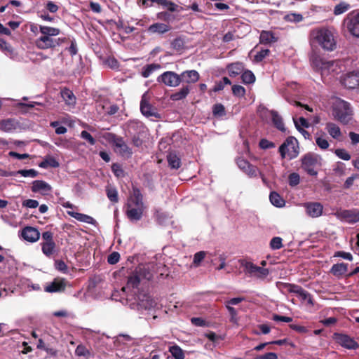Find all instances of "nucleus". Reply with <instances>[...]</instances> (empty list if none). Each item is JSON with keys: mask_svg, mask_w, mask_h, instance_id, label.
I'll return each mask as SVG.
<instances>
[{"mask_svg": "<svg viewBox=\"0 0 359 359\" xmlns=\"http://www.w3.org/2000/svg\"><path fill=\"white\" fill-rule=\"evenodd\" d=\"M125 208L126 215L130 221H139L142 219L145 207L143 195L140 189L133 187V192L128 198Z\"/></svg>", "mask_w": 359, "mask_h": 359, "instance_id": "obj_1", "label": "nucleus"}, {"mask_svg": "<svg viewBox=\"0 0 359 359\" xmlns=\"http://www.w3.org/2000/svg\"><path fill=\"white\" fill-rule=\"evenodd\" d=\"M310 41L312 43H318L326 50H333L336 46V42L332 33L325 28L311 30L310 32Z\"/></svg>", "mask_w": 359, "mask_h": 359, "instance_id": "obj_2", "label": "nucleus"}, {"mask_svg": "<svg viewBox=\"0 0 359 359\" xmlns=\"http://www.w3.org/2000/svg\"><path fill=\"white\" fill-rule=\"evenodd\" d=\"M314 66L320 71L322 77L335 76L340 74L343 69L341 60H326L324 58H315L313 61Z\"/></svg>", "mask_w": 359, "mask_h": 359, "instance_id": "obj_3", "label": "nucleus"}, {"mask_svg": "<svg viewBox=\"0 0 359 359\" xmlns=\"http://www.w3.org/2000/svg\"><path fill=\"white\" fill-rule=\"evenodd\" d=\"M153 277V274L144 265H139L129 275L128 278L127 288H137L140 282L143 280H150Z\"/></svg>", "mask_w": 359, "mask_h": 359, "instance_id": "obj_4", "label": "nucleus"}, {"mask_svg": "<svg viewBox=\"0 0 359 359\" xmlns=\"http://www.w3.org/2000/svg\"><path fill=\"white\" fill-rule=\"evenodd\" d=\"M334 118L343 124H348L352 118V111L350 104L344 100H339L333 107Z\"/></svg>", "mask_w": 359, "mask_h": 359, "instance_id": "obj_5", "label": "nucleus"}, {"mask_svg": "<svg viewBox=\"0 0 359 359\" xmlns=\"http://www.w3.org/2000/svg\"><path fill=\"white\" fill-rule=\"evenodd\" d=\"M278 151L283 159L288 153L290 159L297 157L299 154V143L297 140L293 136H289L284 142L279 147Z\"/></svg>", "mask_w": 359, "mask_h": 359, "instance_id": "obj_6", "label": "nucleus"}, {"mask_svg": "<svg viewBox=\"0 0 359 359\" xmlns=\"http://www.w3.org/2000/svg\"><path fill=\"white\" fill-rule=\"evenodd\" d=\"M344 26L353 36L359 38V11H353L343 20Z\"/></svg>", "mask_w": 359, "mask_h": 359, "instance_id": "obj_7", "label": "nucleus"}, {"mask_svg": "<svg viewBox=\"0 0 359 359\" xmlns=\"http://www.w3.org/2000/svg\"><path fill=\"white\" fill-rule=\"evenodd\" d=\"M320 156L316 154L309 152L304 155L301 159L302 168L311 176H316L318 172L315 167L318 164Z\"/></svg>", "mask_w": 359, "mask_h": 359, "instance_id": "obj_8", "label": "nucleus"}, {"mask_svg": "<svg viewBox=\"0 0 359 359\" xmlns=\"http://www.w3.org/2000/svg\"><path fill=\"white\" fill-rule=\"evenodd\" d=\"M239 262L241 266L245 268V272L252 276H255L257 278L264 279L269 273L268 269L258 266L254 264L252 262H248L245 259H241Z\"/></svg>", "mask_w": 359, "mask_h": 359, "instance_id": "obj_9", "label": "nucleus"}, {"mask_svg": "<svg viewBox=\"0 0 359 359\" xmlns=\"http://www.w3.org/2000/svg\"><path fill=\"white\" fill-rule=\"evenodd\" d=\"M332 338L337 344L346 349L355 350L359 348V344L348 334L334 332Z\"/></svg>", "mask_w": 359, "mask_h": 359, "instance_id": "obj_10", "label": "nucleus"}, {"mask_svg": "<svg viewBox=\"0 0 359 359\" xmlns=\"http://www.w3.org/2000/svg\"><path fill=\"white\" fill-rule=\"evenodd\" d=\"M141 113L147 118L154 117L160 118L161 115L157 112L156 109L149 102V97L147 93L143 94L140 101Z\"/></svg>", "mask_w": 359, "mask_h": 359, "instance_id": "obj_11", "label": "nucleus"}, {"mask_svg": "<svg viewBox=\"0 0 359 359\" xmlns=\"http://www.w3.org/2000/svg\"><path fill=\"white\" fill-rule=\"evenodd\" d=\"M109 135L111 136L114 145L118 149V154L124 158H130L133 155V151L127 144L124 142L123 137H117L114 134L109 133Z\"/></svg>", "mask_w": 359, "mask_h": 359, "instance_id": "obj_12", "label": "nucleus"}, {"mask_svg": "<svg viewBox=\"0 0 359 359\" xmlns=\"http://www.w3.org/2000/svg\"><path fill=\"white\" fill-rule=\"evenodd\" d=\"M157 81L167 86L176 87L180 83V74L175 72L167 71L157 78Z\"/></svg>", "mask_w": 359, "mask_h": 359, "instance_id": "obj_13", "label": "nucleus"}, {"mask_svg": "<svg viewBox=\"0 0 359 359\" xmlns=\"http://www.w3.org/2000/svg\"><path fill=\"white\" fill-rule=\"evenodd\" d=\"M236 164L238 168L250 177H255L257 176L259 169L246 159L239 157L236 159Z\"/></svg>", "mask_w": 359, "mask_h": 359, "instance_id": "obj_14", "label": "nucleus"}, {"mask_svg": "<svg viewBox=\"0 0 359 359\" xmlns=\"http://www.w3.org/2000/svg\"><path fill=\"white\" fill-rule=\"evenodd\" d=\"M338 218L344 219L346 222L354 224L359 222V210H339L336 212Z\"/></svg>", "mask_w": 359, "mask_h": 359, "instance_id": "obj_15", "label": "nucleus"}, {"mask_svg": "<svg viewBox=\"0 0 359 359\" xmlns=\"http://www.w3.org/2000/svg\"><path fill=\"white\" fill-rule=\"evenodd\" d=\"M69 52L72 56V57H74V62H72V65H75L76 69L74 73H79L81 70L83 69V61L81 56L78 54V48L77 45L74 40L70 41V46L69 47Z\"/></svg>", "mask_w": 359, "mask_h": 359, "instance_id": "obj_16", "label": "nucleus"}, {"mask_svg": "<svg viewBox=\"0 0 359 359\" xmlns=\"http://www.w3.org/2000/svg\"><path fill=\"white\" fill-rule=\"evenodd\" d=\"M66 282L65 278H55L52 282L46 283L44 291L49 293L65 291Z\"/></svg>", "mask_w": 359, "mask_h": 359, "instance_id": "obj_17", "label": "nucleus"}, {"mask_svg": "<svg viewBox=\"0 0 359 359\" xmlns=\"http://www.w3.org/2000/svg\"><path fill=\"white\" fill-rule=\"evenodd\" d=\"M20 236L27 242L34 243L40 238L37 229L32 226H25L20 232Z\"/></svg>", "mask_w": 359, "mask_h": 359, "instance_id": "obj_18", "label": "nucleus"}, {"mask_svg": "<svg viewBox=\"0 0 359 359\" xmlns=\"http://www.w3.org/2000/svg\"><path fill=\"white\" fill-rule=\"evenodd\" d=\"M307 215L311 217H320L323 210V206L318 202H308L304 204Z\"/></svg>", "mask_w": 359, "mask_h": 359, "instance_id": "obj_19", "label": "nucleus"}, {"mask_svg": "<svg viewBox=\"0 0 359 359\" xmlns=\"http://www.w3.org/2000/svg\"><path fill=\"white\" fill-rule=\"evenodd\" d=\"M20 128L19 122L15 118H5L0 121V130L5 133H13Z\"/></svg>", "mask_w": 359, "mask_h": 359, "instance_id": "obj_20", "label": "nucleus"}, {"mask_svg": "<svg viewBox=\"0 0 359 359\" xmlns=\"http://www.w3.org/2000/svg\"><path fill=\"white\" fill-rule=\"evenodd\" d=\"M348 266V264L344 262L334 264L332 266L330 273L339 279L344 276L347 278Z\"/></svg>", "mask_w": 359, "mask_h": 359, "instance_id": "obj_21", "label": "nucleus"}, {"mask_svg": "<svg viewBox=\"0 0 359 359\" xmlns=\"http://www.w3.org/2000/svg\"><path fill=\"white\" fill-rule=\"evenodd\" d=\"M180 83H195L199 80L200 75L196 70H187L180 74Z\"/></svg>", "mask_w": 359, "mask_h": 359, "instance_id": "obj_22", "label": "nucleus"}, {"mask_svg": "<svg viewBox=\"0 0 359 359\" xmlns=\"http://www.w3.org/2000/svg\"><path fill=\"white\" fill-rule=\"evenodd\" d=\"M50 190L51 187L45 181L35 180L32 183V191L34 193L47 195L50 193Z\"/></svg>", "mask_w": 359, "mask_h": 359, "instance_id": "obj_23", "label": "nucleus"}, {"mask_svg": "<svg viewBox=\"0 0 359 359\" xmlns=\"http://www.w3.org/2000/svg\"><path fill=\"white\" fill-rule=\"evenodd\" d=\"M226 69L231 77H236L242 74L244 71V65L241 62H235L227 65Z\"/></svg>", "mask_w": 359, "mask_h": 359, "instance_id": "obj_24", "label": "nucleus"}, {"mask_svg": "<svg viewBox=\"0 0 359 359\" xmlns=\"http://www.w3.org/2000/svg\"><path fill=\"white\" fill-rule=\"evenodd\" d=\"M171 29V26L165 23L156 22L151 25L148 29V32L151 34H163Z\"/></svg>", "mask_w": 359, "mask_h": 359, "instance_id": "obj_25", "label": "nucleus"}, {"mask_svg": "<svg viewBox=\"0 0 359 359\" xmlns=\"http://www.w3.org/2000/svg\"><path fill=\"white\" fill-rule=\"evenodd\" d=\"M36 46L41 49L55 47L57 43L49 36H41L36 41Z\"/></svg>", "mask_w": 359, "mask_h": 359, "instance_id": "obj_26", "label": "nucleus"}, {"mask_svg": "<svg viewBox=\"0 0 359 359\" xmlns=\"http://www.w3.org/2000/svg\"><path fill=\"white\" fill-rule=\"evenodd\" d=\"M270 114L271 116V120L273 126L278 130L285 132L286 128L285 127L283 118L279 115V114L275 110H271L270 111Z\"/></svg>", "mask_w": 359, "mask_h": 359, "instance_id": "obj_27", "label": "nucleus"}, {"mask_svg": "<svg viewBox=\"0 0 359 359\" xmlns=\"http://www.w3.org/2000/svg\"><path fill=\"white\" fill-rule=\"evenodd\" d=\"M325 129L329 135L334 139L339 140L342 135L340 128L334 123H327L325 125Z\"/></svg>", "mask_w": 359, "mask_h": 359, "instance_id": "obj_28", "label": "nucleus"}, {"mask_svg": "<svg viewBox=\"0 0 359 359\" xmlns=\"http://www.w3.org/2000/svg\"><path fill=\"white\" fill-rule=\"evenodd\" d=\"M69 215L75 218L76 220L81 222H84L90 224H94L96 222L95 219L93 218L91 216L83 213H79L74 211H69Z\"/></svg>", "mask_w": 359, "mask_h": 359, "instance_id": "obj_29", "label": "nucleus"}, {"mask_svg": "<svg viewBox=\"0 0 359 359\" xmlns=\"http://www.w3.org/2000/svg\"><path fill=\"white\" fill-rule=\"evenodd\" d=\"M190 93L189 85L183 86L178 91L170 95V100L172 101H180L184 99Z\"/></svg>", "mask_w": 359, "mask_h": 359, "instance_id": "obj_30", "label": "nucleus"}, {"mask_svg": "<svg viewBox=\"0 0 359 359\" xmlns=\"http://www.w3.org/2000/svg\"><path fill=\"white\" fill-rule=\"evenodd\" d=\"M158 5L166 8L170 12H177L180 13L183 11V8L177 5L174 2L170 0H157Z\"/></svg>", "mask_w": 359, "mask_h": 359, "instance_id": "obj_31", "label": "nucleus"}, {"mask_svg": "<svg viewBox=\"0 0 359 359\" xmlns=\"http://www.w3.org/2000/svg\"><path fill=\"white\" fill-rule=\"evenodd\" d=\"M343 83L346 88L349 89H354L359 86V79L353 74H348L344 79Z\"/></svg>", "mask_w": 359, "mask_h": 359, "instance_id": "obj_32", "label": "nucleus"}, {"mask_svg": "<svg viewBox=\"0 0 359 359\" xmlns=\"http://www.w3.org/2000/svg\"><path fill=\"white\" fill-rule=\"evenodd\" d=\"M167 161L172 169H178L181 166V159L175 151L170 152L167 156Z\"/></svg>", "mask_w": 359, "mask_h": 359, "instance_id": "obj_33", "label": "nucleus"}, {"mask_svg": "<svg viewBox=\"0 0 359 359\" xmlns=\"http://www.w3.org/2000/svg\"><path fill=\"white\" fill-rule=\"evenodd\" d=\"M277 41L273 32L269 31H262L259 36V42L262 44H269Z\"/></svg>", "mask_w": 359, "mask_h": 359, "instance_id": "obj_34", "label": "nucleus"}, {"mask_svg": "<svg viewBox=\"0 0 359 359\" xmlns=\"http://www.w3.org/2000/svg\"><path fill=\"white\" fill-rule=\"evenodd\" d=\"M161 68V66L159 64H157V63L149 64V65H145L142 68L141 74L144 78H148L149 76H151V74L154 72H155Z\"/></svg>", "mask_w": 359, "mask_h": 359, "instance_id": "obj_35", "label": "nucleus"}, {"mask_svg": "<svg viewBox=\"0 0 359 359\" xmlns=\"http://www.w3.org/2000/svg\"><path fill=\"white\" fill-rule=\"evenodd\" d=\"M269 199L271 203L276 207L282 208L285 205V200L276 191L271 192Z\"/></svg>", "mask_w": 359, "mask_h": 359, "instance_id": "obj_36", "label": "nucleus"}, {"mask_svg": "<svg viewBox=\"0 0 359 359\" xmlns=\"http://www.w3.org/2000/svg\"><path fill=\"white\" fill-rule=\"evenodd\" d=\"M350 8L351 5L349 4L345 1H341L334 6L333 13L335 15H339L348 11Z\"/></svg>", "mask_w": 359, "mask_h": 359, "instance_id": "obj_37", "label": "nucleus"}, {"mask_svg": "<svg viewBox=\"0 0 359 359\" xmlns=\"http://www.w3.org/2000/svg\"><path fill=\"white\" fill-rule=\"evenodd\" d=\"M55 248V244L53 242H42L41 243V249L43 253L50 257L51 255H53L54 250Z\"/></svg>", "mask_w": 359, "mask_h": 359, "instance_id": "obj_38", "label": "nucleus"}, {"mask_svg": "<svg viewBox=\"0 0 359 359\" xmlns=\"http://www.w3.org/2000/svg\"><path fill=\"white\" fill-rule=\"evenodd\" d=\"M255 76L250 70H244L241 74L242 82L245 84H251L255 81Z\"/></svg>", "mask_w": 359, "mask_h": 359, "instance_id": "obj_39", "label": "nucleus"}, {"mask_svg": "<svg viewBox=\"0 0 359 359\" xmlns=\"http://www.w3.org/2000/svg\"><path fill=\"white\" fill-rule=\"evenodd\" d=\"M169 352L174 359H184L183 350L177 345L172 346L169 348Z\"/></svg>", "mask_w": 359, "mask_h": 359, "instance_id": "obj_40", "label": "nucleus"}, {"mask_svg": "<svg viewBox=\"0 0 359 359\" xmlns=\"http://www.w3.org/2000/svg\"><path fill=\"white\" fill-rule=\"evenodd\" d=\"M106 194L107 198L114 203L118 202V191L116 188L111 187H107L106 188Z\"/></svg>", "mask_w": 359, "mask_h": 359, "instance_id": "obj_41", "label": "nucleus"}, {"mask_svg": "<svg viewBox=\"0 0 359 359\" xmlns=\"http://www.w3.org/2000/svg\"><path fill=\"white\" fill-rule=\"evenodd\" d=\"M40 32L43 36H53L59 34L60 31L58 29L47 27V26H40Z\"/></svg>", "mask_w": 359, "mask_h": 359, "instance_id": "obj_42", "label": "nucleus"}, {"mask_svg": "<svg viewBox=\"0 0 359 359\" xmlns=\"http://www.w3.org/2000/svg\"><path fill=\"white\" fill-rule=\"evenodd\" d=\"M76 97L72 92L69 90V112L76 113L79 111L80 108L76 106Z\"/></svg>", "mask_w": 359, "mask_h": 359, "instance_id": "obj_43", "label": "nucleus"}, {"mask_svg": "<svg viewBox=\"0 0 359 359\" xmlns=\"http://www.w3.org/2000/svg\"><path fill=\"white\" fill-rule=\"evenodd\" d=\"M75 353L77 356H83L86 359H88L92 356L90 351L82 344L77 346L75 350Z\"/></svg>", "mask_w": 359, "mask_h": 359, "instance_id": "obj_44", "label": "nucleus"}, {"mask_svg": "<svg viewBox=\"0 0 359 359\" xmlns=\"http://www.w3.org/2000/svg\"><path fill=\"white\" fill-rule=\"evenodd\" d=\"M111 170L114 175L118 178H123L125 177V171L122 168L121 165L118 163H114L111 165Z\"/></svg>", "mask_w": 359, "mask_h": 359, "instance_id": "obj_45", "label": "nucleus"}, {"mask_svg": "<svg viewBox=\"0 0 359 359\" xmlns=\"http://www.w3.org/2000/svg\"><path fill=\"white\" fill-rule=\"evenodd\" d=\"M212 114L215 116H224L226 114L224 106L220 103L214 104L212 107Z\"/></svg>", "mask_w": 359, "mask_h": 359, "instance_id": "obj_46", "label": "nucleus"}, {"mask_svg": "<svg viewBox=\"0 0 359 359\" xmlns=\"http://www.w3.org/2000/svg\"><path fill=\"white\" fill-rule=\"evenodd\" d=\"M284 19L290 22H302L304 19L303 16L300 13H291L287 14Z\"/></svg>", "mask_w": 359, "mask_h": 359, "instance_id": "obj_47", "label": "nucleus"}, {"mask_svg": "<svg viewBox=\"0 0 359 359\" xmlns=\"http://www.w3.org/2000/svg\"><path fill=\"white\" fill-rule=\"evenodd\" d=\"M334 154L337 157L344 161H349L351 158L350 154L344 149H337L334 150Z\"/></svg>", "mask_w": 359, "mask_h": 359, "instance_id": "obj_48", "label": "nucleus"}, {"mask_svg": "<svg viewBox=\"0 0 359 359\" xmlns=\"http://www.w3.org/2000/svg\"><path fill=\"white\" fill-rule=\"evenodd\" d=\"M232 93L236 97H243L245 95V89L240 85H233L232 86Z\"/></svg>", "mask_w": 359, "mask_h": 359, "instance_id": "obj_49", "label": "nucleus"}, {"mask_svg": "<svg viewBox=\"0 0 359 359\" xmlns=\"http://www.w3.org/2000/svg\"><path fill=\"white\" fill-rule=\"evenodd\" d=\"M39 165L42 168H47L48 166L55 168L58 165V163L54 158H50L41 161Z\"/></svg>", "mask_w": 359, "mask_h": 359, "instance_id": "obj_50", "label": "nucleus"}, {"mask_svg": "<svg viewBox=\"0 0 359 359\" xmlns=\"http://www.w3.org/2000/svg\"><path fill=\"white\" fill-rule=\"evenodd\" d=\"M289 184L291 187H295L299 184L300 177L299 175L297 172H292L289 175L288 177Z\"/></svg>", "mask_w": 359, "mask_h": 359, "instance_id": "obj_51", "label": "nucleus"}, {"mask_svg": "<svg viewBox=\"0 0 359 359\" xmlns=\"http://www.w3.org/2000/svg\"><path fill=\"white\" fill-rule=\"evenodd\" d=\"M282 238L280 237H273L270 241V247L272 250H279L283 247Z\"/></svg>", "mask_w": 359, "mask_h": 359, "instance_id": "obj_52", "label": "nucleus"}, {"mask_svg": "<svg viewBox=\"0 0 359 359\" xmlns=\"http://www.w3.org/2000/svg\"><path fill=\"white\" fill-rule=\"evenodd\" d=\"M80 137L86 140L90 145H95L96 143L95 139L86 130H83L81 133Z\"/></svg>", "mask_w": 359, "mask_h": 359, "instance_id": "obj_53", "label": "nucleus"}, {"mask_svg": "<svg viewBox=\"0 0 359 359\" xmlns=\"http://www.w3.org/2000/svg\"><path fill=\"white\" fill-rule=\"evenodd\" d=\"M171 46L173 49L179 51L184 48V42L181 38H176L172 41Z\"/></svg>", "mask_w": 359, "mask_h": 359, "instance_id": "obj_54", "label": "nucleus"}, {"mask_svg": "<svg viewBox=\"0 0 359 359\" xmlns=\"http://www.w3.org/2000/svg\"><path fill=\"white\" fill-rule=\"evenodd\" d=\"M316 142L318 147L323 150L328 149L330 146L328 141L322 137H317L316 138Z\"/></svg>", "mask_w": 359, "mask_h": 359, "instance_id": "obj_55", "label": "nucleus"}, {"mask_svg": "<svg viewBox=\"0 0 359 359\" xmlns=\"http://www.w3.org/2000/svg\"><path fill=\"white\" fill-rule=\"evenodd\" d=\"M21 176L27 177H35L37 176L38 172L34 169H29V170H20L18 172Z\"/></svg>", "mask_w": 359, "mask_h": 359, "instance_id": "obj_56", "label": "nucleus"}, {"mask_svg": "<svg viewBox=\"0 0 359 359\" xmlns=\"http://www.w3.org/2000/svg\"><path fill=\"white\" fill-rule=\"evenodd\" d=\"M333 257H341L344 259H347L349 261L353 260V255L350 252H346L344 251H337L334 252Z\"/></svg>", "mask_w": 359, "mask_h": 359, "instance_id": "obj_57", "label": "nucleus"}, {"mask_svg": "<svg viewBox=\"0 0 359 359\" xmlns=\"http://www.w3.org/2000/svg\"><path fill=\"white\" fill-rule=\"evenodd\" d=\"M205 255H206V252L205 251H199V252H196L194 257V261H193L194 264L197 266L199 265L200 263L205 258Z\"/></svg>", "mask_w": 359, "mask_h": 359, "instance_id": "obj_58", "label": "nucleus"}, {"mask_svg": "<svg viewBox=\"0 0 359 359\" xmlns=\"http://www.w3.org/2000/svg\"><path fill=\"white\" fill-rule=\"evenodd\" d=\"M358 178L359 174H354L352 175L351 177H348L344 184V188L346 189H349L353 184L354 180Z\"/></svg>", "mask_w": 359, "mask_h": 359, "instance_id": "obj_59", "label": "nucleus"}, {"mask_svg": "<svg viewBox=\"0 0 359 359\" xmlns=\"http://www.w3.org/2000/svg\"><path fill=\"white\" fill-rule=\"evenodd\" d=\"M120 259V255L117 252H113L111 253L107 258V262L110 264H115L118 262Z\"/></svg>", "mask_w": 359, "mask_h": 359, "instance_id": "obj_60", "label": "nucleus"}, {"mask_svg": "<svg viewBox=\"0 0 359 359\" xmlns=\"http://www.w3.org/2000/svg\"><path fill=\"white\" fill-rule=\"evenodd\" d=\"M0 49L5 53H11L13 49L11 46L2 38L0 37Z\"/></svg>", "mask_w": 359, "mask_h": 359, "instance_id": "obj_61", "label": "nucleus"}, {"mask_svg": "<svg viewBox=\"0 0 359 359\" xmlns=\"http://www.w3.org/2000/svg\"><path fill=\"white\" fill-rule=\"evenodd\" d=\"M345 166L341 162H338L335 168L333 169L334 172L339 176H343L345 175Z\"/></svg>", "mask_w": 359, "mask_h": 359, "instance_id": "obj_62", "label": "nucleus"}, {"mask_svg": "<svg viewBox=\"0 0 359 359\" xmlns=\"http://www.w3.org/2000/svg\"><path fill=\"white\" fill-rule=\"evenodd\" d=\"M22 205L29 208H36L39 205V202L34 199H27L22 202Z\"/></svg>", "mask_w": 359, "mask_h": 359, "instance_id": "obj_63", "label": "nucleus"}, {"mask_svg": "<svg viewBox=\"0 0 359 359\" xmlns=\"http://www.w3.org/2000/svg\"><path fill=\"white\" fill-rule=\"evenodd\" d=\"M255 359H278V355L275 353L269 352L264 355H258Z\"/></svg>", "mask_w": 359, "mask_h": 359, "instance_id": "obj_64", "label": "nucleus"}]
</instances>
